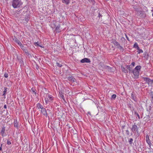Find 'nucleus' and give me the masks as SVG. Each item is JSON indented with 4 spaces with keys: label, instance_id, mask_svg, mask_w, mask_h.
<instances>
[{
    "label": "nucleus",
    "instance_id": "a211bd4d",
    "mask_svg": "<svg viewBox=\"0 0 153 153\" xmlns=\"http://www.w3.org/2000/svg\"><path fill=\"white\" fill-rule=\"evenodd\" d=\"M121 70L123 72H124L125 73H127L128 72V70L122 66H121Z\"/></svg>",
    "mask_w": 153,
    "mask_h": 153
},
{
    "label": "nucleus",
    "instance_id": "0eeeda50",
    "mask_svg": "<svg viewBox=\"0 0 153 153\" xmlns=\"http://www.w3.org/2000/svg\"><path fill=\"white\" fill-rule=\"evenodd\" d=\"M114 44L120 50H123V47L120 46V44L117 42L115 41L114 42Z\"/></svg>",
    "mask_w": 153,
    "mask_h": 153
},
{
    "label": "nucleus",
    "instance_id": "4468645a",
    "mask_svg": "<svg viewBox=\"0 0 153 153\" xmlns=\"http://www.w3.org/2000/svg\"><path fill=\"white\" fill-rule=\"evenodd\" d=\"M41 112L44 115H47V113L46 109L44 108H43L41 109Z\"/></svg>",
    "mask_w": 153,
    "mask_h": 153
},
{
    "label": "nucleus",
    "instance_id": "9b49d317",
    "mask_svg": "<svg viewBox=\"0 0 153 153\" xmlns=\"http://www.w3.org/2000/svg\"><path fill=\"white\" fill-rule=\"evenodd\" d=\"M54 27H56V28L55 29V30L56 31V32H60L61 31V30L60 29V25H58L56 27L55 25H54Z\"/></svg>",
    "mask_w": 153,
    "mask_h": 153
},
{
    "label": "nucleus",
    "instance_id": "f8f14e48",
    "mask_svg": "<svg viewBox=\"0 0 153 153\" xmlns=\"http://www.w3.org/2000/svg\"><path fill=\"white\" fill-rule=\"evenodd\" d=\"M131 98L133 100H134L135 101H136L137 100V98L135 96V94L133 92H132L131 94Z\"/></svg>",
    "mask_w": 153,
    "mask_h": 153
},
{
    "label": "nucleus",
    "instance_id": "473e14b6",
    "mask_svg": "<svg viewBox=\"0 0 153 153\" xmlns=\"http://www.w3.org/2000/svg\"><path fill=\"white\" fill-rule=\"evenodd\" d=\"M89 2H90L92 3V4H94V0H88Z\"/></svg>",
    "mask_w": 153,
    "mask_h": 153
},
{
    "label": "nucleus",
    "instance_id": "4c0bfd02",
    "mask_svg": "<svg viewBox=\"0 0 153 153\" xmlns=\"http://www.w3.org/2000/svg\"><path fill=\"white\" fill-rule=\"evenodd\" d=\"M131 65H132L133 67L135 65V63L134 62H132Z\"/></svg>",
    "mask_w": 153,
    "mask_h": 153
},
{
    "label": "nucleus",
    "instance_id": "393cba45",
    "mask_svg": "<svg viewBox=\"0 0 153 153\" xmlns=\"http://www.w3.org/2000/svg\"><path fill=\"white\" fill-rule=\"evenodd\" d=\"M34 45L36 46H40V47H42L40 45H39V43L38 42H36L35 43H34Z\"/></svg>",
    "mask_w": 153,
    "mask_h": 153
},
{
    "label": "nucleus",
    "instance_id": "f3484780",
    "mask_svg": "<svg viewBox=\"0 0 153 153\" xmlns=\"http://www.w3.org/2000/svg\"><path fill=\"white\" fill-rule=\"evenodd\" d=\"M59 95L60 97L64 100H65V98L62 92H59Z\"/></svg>",
    "mask_w": 153,
    "mask_h": 153
},
{
    "label": "nucleus",
    "instance_id": "e433bc0d",
    "mask_svg": "<svg viewBox=\"0 0 153 153\" xmlns=\"http://www.w3.org/2000/svg\"><path fill=\"white\" fill-rule=\"evenodd\" d=\"M143 9H144V10H146L147 11L148 10L147 9V8L146 7H144L143 8Z\"/></svg>",
    "mask_w": 153,
    "mask_h": 153
},
{
    "label": "nucleus",
    "instance_id": "a878e982",
    "mask_svg": "<svg viewBox=\"0 0 153 153\" xmlns=\"http://www.w3.org/2000/svg\"><path fill=\"white\" fill-rule=\"evenodd\" d=\"M133 140L132 138H130L128 140V142L130 144H131L133 142Z\"/></svg>",
    "mask_w": 153,
    "mask_h": 153
},
{
    "label": "nucleus",
    "instance_id": "ea45409f",
    "mask_svg": "<svg viewBox=\"0 0 153 153\" xmlns=\"http://www.w3.org/2000/svg\"><path fill=\"white\" fill-rule=\"evenodd\" d=\"M126 132L128 135H129V131L128 130H126Z\"/></svg>",
    "mask_w": 153,
    "mask_h": 153
},
{
    "label": "nucleus",
    "instance_id": "6ab92c4d",
    "mask_svg": "<svg viewBox=\"0 0 153 153\" xmlns=\"http://www.w3.org/2000/svg\"><path fill=\"white\" fill-rule=\"evenodd\" d=\"M62 2L63 3H65L67 4H68L70 1V0H62Z\"/></svg>",
    "mask_w": 153,
    "mask_h": 153
},
{
    "label": "nucleus",
    "instance_id": "bb28decb",
    "mask_svg": "<svg viewBox=\"0 0 153 153\" xmlns=\"http://www.w3.org/2000/svg\"><path fill=\"white\" fill-rule=\"evenodd\" d=\"M116 94H113L112 95V96H111V98L112 99H115L116 98Z\"/></svg>",
    "mask_w": 153,
    "mask_h": 153
},
{
    "label": "nucleus",
    "instance_id": "8fccbe9b",
    "mask_svg": "<svg viewBox=\"0 0 153 153\" xmlns=\"http://www.w3.org/2000/svg\"><path fill=\"white\" fill-rule=\"evenodd\" d=\"M152 16H153V13H152Z\"/></svg>",
    "mask_w": 153,
    "mask_h": 153
},
{
    "label": "nucleus",
    "instance_id": "1a4fd4ad",
    "mask_svg": "<svg viewBox=\"0 0 153 153\" xmlns=\"http://www.w3.org/2000/svg\"><path fill=\"white\" fill-rule=\"evenodd\" d=\"M135 77H138L139 75V71L134 69L132 71Z\"/></svg>",
    "mask_w": 153,
    "mask_h": 153
},
{
    "label": "nucleus",
    "instance_id": "423d86ee",
    "mask_svg": "<svg viewBox=\"0 0 153 153\" xmlns=\"http://www.w3.org/2000/svg\"><path fill=\"white\" fill-rule=\"evenodd\" d=\"M131 131L134 133H136L137 131H138V127L135 124L133 125L131 128Z\"/></svg>",
    "mask_w": 153,
    "mask_h": 153
},
{
    "label": "nucleus",
    "instance_id": "72a5a7b5",
    "mask_svg": "<svg viewBox=\"0 0 153 153\" xmlns=\"http://www.w3.org/2000/svg\"><path fill=\"white\" fill-rule=\"evenodd\" d=\"M151 101L152 103H153V95H152L151 96Z\"/></svg>",
    "mask_w": 153,
    "mask_h": 153
},
{
    "label": "nucleus",
    "instance_id": "c85d7f7f",
    "mask_svg": "<svg viewBox=\"0 0 153 153\" xmlns=\"http://www.w3.org/2000/svg\"><path fill=\"white\" fill-rule=\"evenodd\" d=\"M7 144L8 145H10V144H11V143L10 141L9 140H7Z\"/></svg>",
    "mask_w": 153,
    "mask_h": 153
},
{
    "label": "nucleus",
    "instance_id": "c756f323",
    "mask_svg": "<svg viewBox=\"0 0 153 153\" xmlns=\"http://www.w3.org/2000/svg\"><path fill=\"white\" fill-rule=\"evenodd\" d=\"M21 48L23 50H25L24 48V46L22 44V45H19Z\"/></svg>",
    "mask_w": 153,
    "mask_h": 153
},
{
    "label": "nucleus",
    "instance_id": "7c9ffc66",
    "mask_svg": "<svg viewBox=\"0 0 153 153\" xmlns=\"http://www.w3.org/2000/svg\"><path fill=\"white\" fill-rule=\"evenodd\" d=\"M4 76L5 78H7L8 76L7 73H5L4 74Z\"/></svg>",
    "mask_w": 153,
    "mask_h": 153
},
{
    "label": "nucleus",
    "instance_id": "c03bdc74",
    "mask_svg": "<svg viewBox=\"0 0 153 153\" xmlns=\"http://www.w3.org/2000/svg\"><path fill=\"white\" fill-rule=\"evenodd\" d=\"M25 19V20L27 22L29 20V19Z\"/></svg>",
    "mask_w": 153,
    "mask_h": 153
},
{
    "label": "nucleus",
    "instance_id": "cd10ccee",
    "mask_svg": "<svg viewBox=\"0 0 153 153\" xmlns=\"http://www.w3.org/2000/svg\"><path fill=\"white\" fill-rule=\"evenodd\" d=\"M131 65H127L126 66V68L128 70H129L130 71L131 70V68H130V66Z\"/></svg>",
    "mask_w": 153,
    "mask_h": 153
},
{
    "label": "nucleus",
    "instance_id": "a18cd8bd",
    "mask_svg": "<svg viewBox=\"0 0 153 153\" xmlns=\"http://www.w3.org/2000/svg\"><path fill=\"white\" fill-rule=\"evenodd\" d=\"M88 114H89L90 115H91V113H90V112H88Z\"/></svg>",
    "mask_w": 153,
    "mask_h": 153
},
{
    "label": "nucleus",
    "instance_id": "a19ab883",
    "mask_svg": "<svg viewBox=\"0 0 153 153\" xmlns=\"http://www.w3.org/2000/svg\"><path fill=\"white\" fill-rule=\"evenodd\" d=\"M125 35H126V37L127 39L128 40V41H129V38L128 37V36H127V35H126V34H125Z\"/></svg>",
    "mask_w": 153,
    "mask_h": 153
},
{
    "label": "nucleus",
    "instance_id": "4be33fe9",
    "mask_svg": "<svg viewBox=\"0 0 153 153\" xmlns=\"http://www.w3.org/2000/svg\"><path fill=\"white\" fill-rule=\"evenodd\" d=\"M134 48H136L137 49H138L139 47L138 46V45L137 42H135L134 43V45L133 46Z\"/></svg>",
    "mask_w": 153,
    "mask_h": 153
},
{
    "label": "nucleus",
    "instance_id": "2f4dec72",
    "mask_svg": "<svg viewBox=\"0 0 153 153\" xmlns=\"http://www.w3.org/2000/svg\"><path fill=\"white\" fill-rule=\"evenodd\" d=\"M56 64L58 66H59V67H62V65H61V64H60L59 63H57H57H56Z\"/></svg>",
    "mask_w": 153,
    "mask_h": 153
},
{
    "label": "nucleus",
    "instance_id": "412c9836",
    "mask_svg": "<svg viewBox=\"0 0 153 153\" xmlns=\"http://www.w3.org/2000/svg\"><path fill=\"white\" fill-rule=\"evenodd\" d=\"M141 68V66H140V65H138L134 69L138 71H140Z\"/></svg>",
    "mask_w": 153,
    "mask_h": 153
},
{
    "label": "nucleus",
    "instance_id": "39448f33",
    "mask_svg": "<svg viewBox=\"0 0 153 153\" xmlns=\"http://www.w3.org/2000/svg\"><path fill=\"white\" fill-rule=\"evenodd\" d=\"M5 127L4 126L1 127V132H0V134L2 135L3 137L7 135V134L5 132Z\"/></svg>",
    "mask_w": 153,
    "mask_h": 153
},
{
    "label": "nucleus",
    "instance_id": "aec40b11",
    "mask_svg": "<svg viewBox=\"0 0 153 153\" xmlns=\"http://www.w3.org/2000/svg\"><path fill=\"white\" fill-rule=\"evenodd\" d=\"M37 107L38 109L41 108L42 109L43 108V106L40 103H38L37 104Z\"/></svg>",
    "mask_w": 153,
    "mask_h": 153
},
{
    "label": "nucleus",
    "instance_id": "7ed1b4c3",
    "mask_svg": "<svg viewBox=\"0 0 153 153\" xmlns=\"http://www.w3.org/2000/svg\"><path fill=\"white\" fill-rule=\"evenodd\" d=\"M48 98H45V100L46 104H48V102H52L53 99V97L50 94H47Z\"/></svg>",
    "mask_w": 153,
    "mask_h": 153
},
{
    "label": "nucleus",
    "instance_id": "49530a36",
    "mask_svg": "<svg viewBox=\"0 0 153 153\" xmlns=\"http://www.w3.org/2000/svg\"><path fill=\"white\" fill-rule=\"evenodd\" d=\"M2 150V147H0V151H1Z\"/></svg>",
    "mask_w": 153,
    "mask_h": 153
},
{
    "label": "nucleus",
    "instance_id": "b1692460",
    "mask_svg": "<svg viewBox=\"0 0 153 153\" xmlns=\"http://www.w3.org/2000/svg\"><path fill=\"white\" fill-rule=\"evenodd\" d=\"M7 91V88H4V90L3 91V96H5L4 98H5V95L6 94V93Z\"/></svg>",
    "mask_w": 153,
    "mask_h": 153
},
{
    "label": "nucleus",
    "instance_id": "79ce46f5",
    "mask_svg": "<svg viewBox=\"0 0 153 153\" xmlns=\"http://www.w3.org/2000/svg\"><path fill=\"white\" fill-rule=\"evenodd\" d=\"M102 15L100 13H99L98 16L99 18L102 17Z\"/></svg>",
    "mask_w": 153,
    "mask_h": 153
},
{
    "label": "nucleus",
    "instance_id": "f257e3e1",
    "mask_svg": "<svg viewBox=\"0 0 153 153\" xmlns=\"http://www.w3.org/2000/svg\"><path fill=\"white\" fill-rule=\"evenodd\" d=\"M133 8L137 12L138 15L142 18H145L146 15L145 12L142 10V8L138 5L136 4L133 6Z\"/></svg>",
    "mask_w": 153,
    "mask_h": 153
},
{
    "label": "nucleus",
    "instance_id": "de8ad7c7",
    "mask_svg": "<svg viewBox=\"0 0 153 153\" xmlns=\"http://www.w3.org/2000/svg\"><path fill=\"white\" fill-rule=\"evenodd\" d=\"M2 145H3V144H1V147H2Z\"/></svg>",
    "mask_w": 153,
    "mask_h": 153
},
{
    "label": "nucleus",
    "instance_id": "20e7f679",
    "mask_svg": "<svg viewBox=\"0 0 153 153\" xmlns=\"http://www.w3.org/2000/svg\"><path fill=\"white\" fill-rule=\"evenodd\" d=\"M142 78L144 81H146V83L149 84H152L153 83V80L151 79L148 78L143 77Z\"/></svg>",
    "mask_w": 153,
    "mask_h": 153
},
{
    "label": "nucleus",
    "instance_id": "9d476101",
    "mask_svg": "<svg viewBox=\"0 0 153 153\" xmlns=\"http://www.w3.org/2000/svg\"><path fill=\"white\" fill-rule=\"evenodd\" d=\"M146 140L147 143L149 144V145L150 146H151L152 144L149 139V137L148 135H146Z\"/></svg>",
    "mask_w": 153,
    "mask_h": 153
},
{
    "label": "nucleus",
    "instance_id": "6e6552de",
    "mask_svg": "<svg viewBox=\"0 0 153 153\" xmlns=\"http://www.w3.org/2000/svg\"><path fill=\"white\" fill-rule=\"evenodd\" d=\"M80 62L82 63H90L91 62V61L90 59L87 58H85L82 59L80 61Z\"/></svg>",
    "mask_w": 153,
    "mask_h": 153
},
{
    "label": "nucleus",
    "instance_id": "c9c22d12",
    "mask_svg": "<svg viewBox=\"0 0 153 153\" xmlns=\"http://www.w3.org/2000/svg\"><path fill=\"white\" fill-rule=\"evenodd\" d=\"M104 68H108V69H109V68H110V67H109V66H105V67H104Z\"/></svg>",
    "mask_w": 153,
    "mask_h": 153
},
{
    "label": "nucleus",
    "instance_id": "f704fd0d",
    "mask_svg": "<svg viewBox=\"0 0 153 153\" xmlns=\"http://www.w3.org/2000/svg\"><path fill=\"white\" fill-rule=\"evenodd\" d=\"M31 90L33 92H35V93H36L35 92V89L34 88H32L31 89Z\"/></svg>",
    "mask_w": 153,
    "mask_h": 153
},
{
    "label": "nucleus",
    "instance_id": "dca6fc26",
    "mask_svg": "<svg viewBox=\"0 0 153 153\" xmlns=\"http://www.w3.org/2000/svg\"><path fill=\"white\" fill-rule=\"evenodd\" d=\"M68 80L72 82H74L76 81V79L72 76H69L68 78Z\"/></svg>",
    "mask_w": 153,
    "mask_h": 153
},
{
    "label": "nucleus",
    "instance_id": "37998d69",
    "mask_svg": "<svg viewBox=\"0 0 153 153\" xmlns=\"http://www.w3.org/2000/svg\"><path fill=\"white\" fill-rule=\"evenodd\" d=\"M4 108L5 109H6L7 108V105H4Z\"/></svg>",
    "mask_w": 153,
    "mask_h": 153
},
{
    "label": "nucleus",
    "instance_id": "5701e85b",
    "mask_svg": "<svg viewBox=\"0 0 153 153\" xmlns=\"http://www.w3.org/2000/svg\"><path fill=\"white\" fill-rule=\"evenodd\" d=\"M137 49L138 50V51H137L138 54H140L141 53H142L143 52V50L142 49H140L139 48L138 49V48Z\"/></svg>",
    "mask_w": 153,
    "mask_h": 153
},
{
    "label": "nucleus",
    "instance_id": "f03ea898",
    "mask_svg": "<svg viewBox=\"0 0 153 153\" xmlns=\"http://www.w3.org/2000/svg\"><path fill=\"white\" fill-rule=\"evenodd\" d=\"M22 4L21 0H13L12 1V6L14 8H18Z\"/></svg>",
    "mask_w": 153,
    "mask_h": 153
},
{
    "label": "nucleus",
    "instance_id": "2eb2a0df",
    "mask_svg": "<svg viewBox=\"0 0 153 153\" xmlns=\"http://www.w3.org/2000/svg\"><path fill=\"white\" fill-rule=\"evenodd\" d=\"M13 40H14V41L19 46V45H22V43L20 42V41L16 37H15L13 39Z\"/></svg>",
    "mask_w": 153,
    "mask_h": 153
},
{
    "label": "nucleus",
    "instance_id": "58836bf2",
    "mask_svg": "<svg viewBox=\"0 0 153 153\" xmlns=\"http://www.w3.org/2000/svg\"><path fill=\"white\" fill-rule=\"evenodd\" d=\"M136 114L137 115V116L138 117V119H140V116H139V114H137V113H136Z\"/></svg>",
    "mask_w": 153,
    "mask_h": 153
},
{
    "label": "nucleus",
    "instance_id": "09e8293b",
    "mask_svg": "<svg viewBox=\"0 0 153 153\" xmlns=\"http://www.w3.org/2000/svg\"><path fill=\"white\" fill-rule=\"evenodd\" d=\"M1 136H0V140H1Z\"/></svg>",
    "mask_w": 153,
    "mask_h": 153
},
{
    "label": "nucleus",
    "instance_id": "ddd939ff",
    "mask_svg": "<svg viewBox=\"0 0 153 153\" xmlns=\"http://www.w3.org/2000/svg\"><path fill=\"white\" fill-rule=\"evenodd\" d=\"M14 126L17 129L19 128V123L17 122V119H15L14 122Z\"/></svg>",
    "mask_w": 153,
    "mask_h": 153
}]
</instances>
